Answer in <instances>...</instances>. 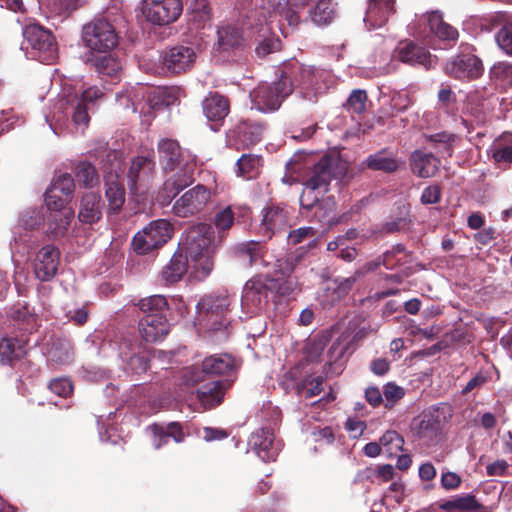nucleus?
Instances as JSON below:
<instances>
[{
	"instance_id": "obj_1",
	"label": "nucleus",
	"mask_w": 512,
	"mask_h": 512,
	"mask_svg": "<svg viewBox=\"0 0 512 512\" xmlns=\"http://www.w3.org/2000/svg\"><path fill=\"white\" fill-rule=\"evenodd\" d=\"M102 96L103 92L95 86L87 89L65 86L49 122L50 128L57 135L65 131L83 133L90 121L89 105Z\"/></svg>"
},
{
	"instance_id": "obj_2",
	"label": "nucleus",
	"mask_w": 512,
	"mask_h": 512,
	"mask_svg": "<svg viewBox=\"0 0 512 512\" xmlns=\"http://www.w3.org/2000/svg\"><path fill=\"white\" fill-rule=\"evenodd\" d=\"M158 153L160 164L165 171L177 170L163 185V191H168L169 195L175 197L192 183L195 160L189 152L181 149L177 141L172 139L160 140Z\"/></svg>"
},
{
	"instance_id": "obj_3",
	"label": "nucleus",
	"mask_w": 512,
	"mask_h": 512,
	"mask_svg": "<svg viewBox=\"0 0 512 512\" xmlns=\"http://www.w3.org/2000/svg\"><path fill=\"white\" fill-rule=\"evenodd\" d=\"M185 257L195 270L208 275L213 269V254L217 247L212 226L200 223L188 229L180 243Z\"/></svg>"
},
{
	"instance_id": "obj_4",
	"label": "nucleus",
	"mask_w": 512,
	"mask_h": 512,
	"mask_svg": "<svg viewBox=\"0 0 512 512\" xmlns=\"http://www.w3.org/2000/svg\"><path fill=\"white\" fill-rule=\"evenodd\" d=\"M393 257L394 252H386L384 253L381 260L378 259L375 261L368 262L359 269H357L350 277L336 279L332 283L328 284L324 291L319 296L321 304L324 307L333 306L351 290L352 286L357 280L365 276L367 273L375 270L381 264L384 265L387 269H392Z\"/></svg>"
},
{
	"instance_id": "obj_5",
	"label": "nucleus",
	"mask_w": 512,
	"mask_h": 512,
	"mask_svg": "<svg viewBox=\"0 0 512 512\" xmlns=\"http://www.w3.org/2000/svg\"><path fill=\"white\" fill-rule=\"evenodd\" d=\"M292 92V81L284 72L277 82L261 83L250 92L252 108L261 112L275 111Z\"/></svg>"
},
{
	"instance_id": "obj_6",
	"label": "nucleus",
	"mask_w": 512,
	"mask_h": 512,
	"mask_svg": "<svg viewBox=\"0 0 512 512\" xmlns=\"http://www.w3.org/2000/svg\"><path fill=\"white\" fill-rule=\"evenodd\" d=\"M346 173L345 162L331 157H322L312 168L304 185L309 191L326 193L330 182L333 179H343Z\"/></svg>"
},
{
	"instance_id": "obj_7",
	"label": "nucleus",
	"mask_w": 512,
	"mask_h": 512,
	"mask_svg": "<svg viewBox=\"0 0 512 512\" xmlns=\"http://www.w3.org/2000/svg\"><path fill=\"white\" fill-rule=\"evenodd\" d=\"M230 303V297L226 292L206 295L197 305L200 321L213 331L225 328L227 325L226 314Z\"/></svg>"
},
{
	"instance_id": "obj_8",
	"label": "nucleus",
	"mask_w": 512,
	"mask_h": 512,
	"mask_svg": "<svg viewBox=\"0 0 512 512\" xmlns=\"http://www.w3.org/2000/svg\"><path fill=\"white\" fill-rule=\"evenodd\" d=\"M167 196H169V192ZM175 198L172 206V213L180 218L193 217L202 213L212 200V191L202 184L184 191L179 197H170L167 199Z\"/></svg>"
},
{
	"instance_id": "obj_9",
	"label": "nucleus",
	"mask_w": 512,
	"mask_h": 512,
	"mask_svg": "<svg viewBox=\"0 0 512 512\" xmlns=\"http://www.w3.org/2000/svg\"><path fill=\"white\" fill-rule=\"evenodd\" d=\"M304 253V247H300L285 259L277 260L276 273L280 276L267 280L271 290H275L281 296H289L299 289L298 280L292 274L302 261Z\"/></svg>"
},
{
	"instance_id": "obj_10",
	"label": "nucleus",
	"mask_w": 512,
	"mask_h": 512,
	"mask_svg": "<svg viewBox=\"0 0 512 512\" xmlns=\"http://www.w3.org/2000/svg\"><path fill=\"white\" fill-rule=\"evenodd\" d=\"M83 41L91 51L107 53L116 47L118 37L108 21L94 19L83 27Z\"/></svg>"
},
{
	"instance_id": "obj_11",
	"label": "nucleus",
	"mask_w": 512,
	"mask_h": 512,
	"mask_svg": "<svg viewBox=\"0 0 512 512\" xmlns=\"http://www.w3.org/2000/svg\"><path fill=\"white\" fill-rule=\"evenodd\" d=\"M173 227L165 219L152 221L139 231L132 244L138 254H147L165 244L172 236Z\"/></svg>"
},
{
	"instance_id": "obj_12",
	"label": "nucleus",
	"mask_w": 512,
	"mask_h": 512,
	"mask_svg": "<svg viewBox=\"0 0 512 512\" xmlns=\"http://www.w3.org/2000/svg\"><path fill=\"white\" fill-rule=\"evenodd\" d=\"M183 10L181 0H143L142 14L155 25L163 26L175 22Z\"/></svg>"
},
{
	"instance_id": "obj_13",
	"label": "nucleus",
	"mask_w": 512,
	"mask_h": 512,
	"mask_svg": "<svg viewBox=\"0 0 512 512\" xmlns=\"http://www.w3.org/2000/svg\"><path fill=\"white\" fill-rule=\"evenodd\" d=\"M445 73L459 80H473L479 78L483 71L481 59L472 52H461L450 60L444 67Z\"/></svg>"
},
{
	"instance_id": "obj_14",
	"label": "nucleus",
	"mask_w": 512,
	"mask_h": 512,
	"mask_svg": "<svg viewBox=\"0 0 512 512\" xmlns=\"http://www.w3.org/2000/svg\"><path fill=\"white\" fill-rule=\"evenodd\" d=\"M26 43L40 53L41 61H53L56 57V44L54 37L48 31L38 25L27 26L23 30Z\"/></svg>"
},
{
	"instance_id": "obj_15",
	"label": "nucleus",
	"mask_w": 512,
	"mask_h": 512,
	"mask_svg": "<svg viewBox=\"0 0 512 512\" xmlns=\"http://www.w3.org/2000/svg\"><path fill=\"white\" fill-rule=\"evenodd\" d=\"M270 287L268 282H263L261 279H251L246 282L241 306L248 314H258L268 304V296Z\"/></svg>"
},
{
	"instance_id": "obj_16",
	"label": "nucleus",
	"mask_w": 512,
	"mask_h": 512,
	"mask_svg": "<svg viewBox=\"0 0 512 512\" xmlns=\"http://www.w3.org/2000/svg\"><path fill=\"white\" fill-rule=\"evenodd\" d=\"M249 447L262 461L270 462L276 459L282 445L271 429L261 428L251 434Z\"/></svg>"
},
{
	"instance_id": "obj_17",
	"label": "nucleus",
	"mask_w": 512,
	"mask_h": 512,
	"mask_svg": "<svg viewBox=\"0 0 512 512\" xmlns=\"http://www.w3.org/2000/svg\"><path fill=\"white\" fill-rule=\"evenodd\" d=\"M327 77L328 73L323 70L311 66H300L296 82L303 97L312 101L316 94L322 93L326 88L325 80Z\"/></svg>"
},
{
	"instance_id": "obj_18",
	"label": "nucleus",
	"mask_w": 512,
	"mask_h": 512,
	"mask_svg": "<svg viewBox=\"0 0 512 512\" xmlns=\"http://www.w3.org/2000/svg\"><path fill=\"white\" fill-rule=\"evenodd\" d=\"M154 161L146 156L135 157L129 167L127 178L132 192L137 193L141 188H146L154 172Z\"/></svg>"
},
{
	"instance_id": "obj_19",
	"label": "nucleus",
	"mask_w": 512,
	"mask_h": 512,
	"mask_svg": "<svg viewBox=\"0 0 512 512\" xmlns=\"http://www.w3.org/2000/svg\"><path fill=\"white\" fill-rule=\"evenodd\" d=\"M196 54L188 46H175L162 56L163 67L172 73H181L189 69L195 62Z\"/></svg>"
},
{
	"instance_id": "obj_20",
	"label": "nucleus",
	"mask_w": 512,
	"mask_h": 512,
	"mask_svg": "<svg viewBox=\"0 0 512 512\" xmlns=\"http://www.w3.org/2000/svg\"><path fill=\"white\" fill-rule=\"evenodd\" d=\"M414 435L425 442H431L437 438L442 429V421L437 411L425 412L414 418L411 424Z\"/></svg>"
},
{
	"instance_id": "obj_21",
	"label": "nucleus",
	"mask_w": 512,
	"mask_h": 512,
	"mask_svg": "<svg viewBox=\"0 0 512 512\" xmlns=\"http://www.w3.org/2000/svg\"><path fill=\"white\" fill-rule=\"evenodd\" d=\"M395 11V0H368L363 21L369 30L380 28L387 23Z\"/></svg>"
},
{
	"instance_id": "obj_22",
	"label": "nucleus",
	"mask_w": 512,
	"mask_h": 512,
	"mask_svg": "<svg viewBox=\"0 0 512 512\" xmlns=\"http://www.w3.org/2000/svg\"><path fill=\"white\" fill-rule=\"evenodd\" d=\"M59 252L52 245L44 246L38 253L34 263L36 277L41 281H48L57 273Z\"/></svg>"
},
{
	"instance_id": "obj_23",
	"label": "nucleus",
	"mask_w": 512,
	"mask_h": 512,
	"mask_svg": "<svg viewBox=\"0 0 512 512\" xmlns=\"http://www.w3.org/2000/svg\"><path fill=\"white\" fill-rule=\"evenodd\" d=\"M170 325L165 316L144 315L139 322V333L147 342L163 340L169 333Z\"/></svg>"
},
{
	"instance_id": "obj_24",
	"label": "nucleus",
	"mask_w": 512,
	"mask_h": 512,
	"mask_svg": "<svg viewBox=\"0 0 512 512\" xmlns=\"http://www.w3.org/2000/svg\"><path fill=\"white\" fill-rule=\"evenodd\" d=\"M422 23L427 24L430 31L441 40L456 41L458 38L459 34L457 29L444 22L439 11H432L420 17L416 16L414 28L417 29V25H419L420 28Z\"/></svg>"
},
{
	"instance_id": "obj_25",
	"label": "nucleus",
	"mask_w": 512,
	"mask_h": 512,
	"mask_svg": "<svg viewBox=\"0 0 512 512\" xmlns=\"http://www.w3.org/2000/svg\"><path fill=\"white\" fill-rule=\"evenodd\" d=\"M364 164L371 170L392 174L397 172L404 162L398 158L396 151L383 148L369 155Z\"/></svg>"
},
{
	"instance_id": "obj_26",
	"label": "nucleus",
	"mask_w": 512,
	"mask_h": 512,
	"mask_svg": "<svg viewBox=\"0 0 512 512\" xmlns=\"http://www.w3.org/2000/svg\"><path fill=\"white\" fill-rule=\"evenodd\" d=\"M488 20L492 25L499 27L495 35L498 47L507 55L512 56V14L496 12L491 14Z\"/></svg>"
},
{
	"instance_id": "obj_27",
	"label": "nucleus",
	"mask_w": 512,
	"mask_h": 512,
	"mask_svg": "<svg viewBox=\"0 0 512 512\" xmlns=\"http://www.w3.org/2000/svg\"><path fill=\"white\" fill-rule=\"evenodd\" d=\"M394 57L409 65H422L429 68L432 65L430 53L423 47L412 42L400 45L394 52Z\"/></svg>"
},
{
	"instance_id": "obj_28",
	"label": "nucleus",
	"mask_w": 512,
	"mask_h": 512,
	"mask_svg": "<svg viewBox=\"0 0 512 512\" xmlns=\"http://www.w3.org/2000/svg\"><path fill=\"white\" fill-rule=\"evenodd\" d=\"M439 165L440 161L432 153L416 150L410 156L411 171L419 178L433 177Z\"/></svg>"
},
{
	"instance_id": "obj_29",
	"label": "nucleus",
	"mask_w": 512,
	"mask_h": 512,
	"mask_svg": "<svg viewBox=\"0 0 512 512\" xmlns=\"http://www.w3.org/2000/svg\"><path fill=\"white\" fill-rule=\"evenodd\" d=\"M102 217V202L99 194L87 192L80 201L78 219L82 223L93 224Z\"/></svg>"
},
{
	"instance_id": "obj_30",
	"label": "nucleus",
	"mask_w": 512,
	"mask_h": 512,
	"mask_svg": "<svg viewBox=\"0 0 512 512\" xmlns=\"http://www.w3.org/2000/svg\"><path fill=\"white\" fill-rule=\"evenodd\" d=\"M288 226V213L278 206H272L265 210L260 225L264 236L271 237L272 234L285 229Z\"/></svg>"
},
{
	"instance_id": "obj_31",
	"label": "nucleus",
	"mask_w": 512,
	"mask_h": 512,
	"mask_svg": "<svg viewBox=\"0 0 512 512\" xmlns=\"http://www.w3.org/2000/svg\"><path fill=\"white\" fill-rule=\"evenodd\" d=\"M229 384L223 381H211L197 390V398L206 409L219 405Z\"/></svg>"
},
{
	"instance_id": "obj_32",
	"label": "nucleus",
	"mask_w": 512,
	"mask_h": 512,
	"mask_svg": "<svg viewBox=\"0 0 512 512\" xmlns=\"http://www.w3.org/2000/svg\"><path fill=\"white\" fill-rule=\"evenodd\" d=\"M243 43V33L236 25L228 23L218 27L216 46L219 50L228 51L239 48Z\"/></svg>"
},
{
	"instance_id": "obj_33",
	"label": "nucleus",
	"mask_w": 512,
	"mask_h": 512,
	"mask_svg": "<svg viewBox=\"0 0 512 512\" xmlns=\"http://www.w3.org/2000/svg\"><path fill=\"white\" fill-rule=\"evenodd\" d=\"M105 195L109 203V210L118 212L125 202V191L115 171L108 172L105 176Z\"/></svg>"
},
{
	"instance_id": "obj_34",
	"label": "nucleus",
	"mask_w": 512,
	"mask_h": 512,
	"mask_svg": "<svg viewBox=\"0 0 512 512\" xmlns=\"http://www.w3.org/2000/svg\"><path fill=\"white\" fill-rule=\"evenodd\" d=\"M262 7L269 14L283 16L289 26L295 27L300 22L298 15L299 5H290V0H262Z\"/></svg>"
},
{
	"instance_id": "obj_35",
	"label": "nucleus",
	"mask_w": 512,
	"mask_h": 512,
	"mask_svg": "<svg viewBox=\"0 0 512 512\" xmlns=\"http://www.w3.org/2000/svg\"><path fill=\"white\" fill-rule=\"evenodd\" d=\"M489 153L496 164L512 165V134L504 133L495 139Z\"/></svg>"
},
{
	"instance_id": "obj_36",
	"label": "nucleus",
	"mask_w": 512,
	"mask_h": 512,
	"mask_svg": "<svg viewBox=\"0 0 512 512\" xmlns=\"http://www.w3.org/2000/svg\"><path fill=\"white\" fill-rule=\"evenodd\" d=\"M119 356L126 361V369L133 373L140 374L145 372L149 365L145 356L136 355L132 352V343L129 339L124 338L119 345Z\"/></svg>"
},
{
	"instance_id": "obj_37",
	"label": "nucleus",
	"mask_w": 512,
	"mask_h": 512,
	"mask_svg": "<svg viewBox=\"0 0 512 512\" xmlns=\"http://www.w3.org/2000/svg\"><path fill=\"white\" fill-rule=\"evenodd\" d=\"M203 111L211 121H220L229 113L228 100L217 94H210L203 102Z\"/></svg>"
},
{
	"instance_id": "obj_38",
	"label": "nucleus",
	"mask_w": 512,
	"mask_h": 512,
	"mask_svg": "<svg viewBox=\"0 0 512 512\" xmlns=\"http://www.w3.org/2000/svg\"><path fill=\"white\" fill-rule=\"evenodd\" d=\"M190 261L182 253L176 252L170 262L162 270V279L168 283L173 284L179 281L182 276L187 272Z\"/></svg>"
},
{
	"instance_id": "obj_39",
	"label": "nucleus",
	"mask_w": 512,
	"mask_h": 512,
	"mask_svg": "<svg viewBox=\"0 0 512 512\" xmlns=\"http://www.w3.org/2000/svg\"><path fill=\"white\" fill-rule=\"evenodd\" d=\"M263 130V126L258 123H240L235 130L238 144L244 148L257 144L262 138Z\"/></svg>"
},
{
	"instance_id": "obj_40",
	"label": "nucleus",
	"mask_w": 512,
	"mask_h": 512,
	"mask_svg": "<svg viewBox=\"0 0 512 512\" xmlns=\"http://www.w3.org/2000/svg\"><path fill=\"white\" fill-rule=\"evenodd\" d=\"M96 71L104 78L109 77L112 81L120 79L122 72L121 62L113 55H104L92 59Z\"/></svg>"
},
{
	"instance_id": "obj_41",
	"label": "nucleus",
	"mask_w": 512,
	"mask_h": 512,
	"mask_svg": "<svg viewBox=\"0 0 512 512\" xmlns=\"http://www.w3.org/2000/svg\"><path fill=\"white\" fill-rule=\"evenodd\" d=\"M234 367V360L228 354H216L209 356L203 361V370L207 375H223L230 372Z\"/></svg>"
},
{
	"instance_id": "obj_42",
	"label": "nucleus",
	"mask_w": 512,
	"mask_h": 512,
	"mask_svg": "<svg viewBox=\"0 0 512 512\" xmlns=\"http://www.w3.org/2000/svg\"><path fill=\"white\" fill-rule=\"evenodd\" d=\"M73 219L74 212L71 209L51 213L48 218L49 234L54 238L66 235Z\"/></svg>"
},
{
	"instance_id": "obj_43",
	"label": "nucleus",
	"mask_w": 512,
	"mask_h": 512,
	"mask_svg": "<svg viewBox=\"0 0 512 512\" xmlns=\"http://www.w3.org/2000/svg\"><path fill=\"white\" fill-rule=\"evenodd\" d=\"M239 257L247 262L248 265H266L263 255H264V247L259 242L250 241L247 243H243L238 247Z\"/></svg>"
},
{
	"instance_id": "obj_44",
	"label": "nucleus",
	"mask_w": 512,
	"mask_h": 512,
	"mask_svg": "<svg viewBox=\"0 0 512 512\" xmlns=\"http://www.w3.org/2000/svg\"><path fill=\"white\" fill-rule=\"evenodd\" d=\"M48 358L50 361L59 364L70 363L73 358V352L69 341L65 339L54 340L48 349Z\"/></svg>"
},
{
	"instance_id": "obj_45",
	"label": "nucleus",
	"mask_w": 512,
	"mask_h": 512,
	"mask_svg": "<svg viewBox=\"0 0 512 512\" xmlns=\"http://www.w3.org/2000/svg\"><path fill=\"white\" fill-rule=\"evenodd\" d=\"M137 306L144 315L156 314L157 316H165L164 312L169 308L168 301L163 295H152L142 298L137 303Z\"/></svg>"
},
{
	"instance_id": "obj_46",
	"label": "nucleus",
	"mask_w": 512,
	"mask_h": 512,
	"mask_svg": "<svg viewBox=\"0 0 512 512\" xmlns=\"http://www.w3.org/2000/svg\"><path fill=\"white\" fill-rule=\"evenodd\" d=\"M313 217L323 225L328 227L333 225L335 220V201L331 197H327L315 205Z\"/></svg>"
},
{
	"instance_id": "obj_47",
	"label": "nucleus",
	"mask_w": 512,
	"mask_h": 512,
	"mask_svg": "<svg viewBox=\"0 0 512 512\" xmlns=\"http://www.w3.org/2000/svg\"><path fill=\"white\" fill-rule=\"evenodd\" d=\"M145 87L139 86L137 88L127 89L125 92H121L117 94V101L120 106L128 109L132 108L133 112L139 111L143 112V107L139 109L140 106V96H143V90Z\"/></svg>"
},
{
	"instance_id": "obj_48",
	"label": "nucleus",
	"mask_w": 512,
	"mask_h": 512,
	"mask_svg": "<svg viewBox=\"0 0 512 512\" xmlns=\"http://www.w3.org/2000/svg\"><path fill=\"white\" fill-rule=\"evenodd\" d=\"M490 79L501 87L512 84V64L509 62H498L492 66L489 72Z\"/></svg>"
},
{
	"instance_id": "obj_49",
	"label": "nucleus",
	"mask_w": 512,
	"mask_h": 512,
	"mask_svg": "<svg viewBox=\"0 0 512 512\" xmlns=\"http://www.w3.org/2000/svg\"><path fill=\"white\" fill-rule=\"evenodd\" d=\"M323 378L308 376L299 382L296 386L297 394L305 399L317 396L322 391Z\"/></svg>"
},
{
	"instance_id": "obj_50",
	"label": "nucleus",
	"mask_w": 512,
	"mask_h": 512,
	"mask_svg": "<svg viewBox=\"0 0 512 512\" xmlns=\"http://www.w3.org/2000/svg\"><path fill=\"white\" fill-rule=\"evenodd\" d=\"M25 353V343L16 338H3L0 341V355L3 359L19 358Z\"/></svg>"
},
{
	"instance_id": "obj_51",
	"label": "nucleus",
	"mask_w": 512,
	"mask_h": 512,
	"mask_svg": "<svg viewBox=\"0 0 512 512\" xmlns=\"http://www.w3.org/2000/svg\"><path fill=\"white\" fill-rule=\"evenodd\" d=\"M333 15L334 7L330 0H319L311 11V19L318 25L329 23Z\"/></svg>"
},
{
	"instance_id": "obj_52",
	"label": "nucleus",
	"mask_w": 512,
	"mask_h": 512,
	"mask_svg": "<svg viewBox=\"0 0 512 512\" xmlns=\"http://www.w3.org/2000/svg\"><path fill=\"white\" fill-rule=\"evenodd\" d=\"M381 446L389 456H394L403 450L404 439L396 431H386L379 439Z\"/></svg>"
},
{
	"instance_id": "obj_53",
	"label": "nucleus",
	"mask_w": 512,
	"mask_h": 512,
	"mask_svg": "<svg viewBox=\"0 0 512 512\" xmlns=\"http://www.w3.org/2000/svg\"><path fill=\"white\" fill-rule=\"evenodd\" d=\"M261 159L255 155H242L237 161V175L245 178H252L258 171Z\"/></svg>"
},
{
	"instance_id": "obj_54",
	"label": "nucleus",
	"mask_w": 512,
	"mask_h": 512,
	"mask_svg": "<svg viewBox=\"0 0 512 512\" xmlns=\"http://www.w3.org/2000/svg\"><path fill=\"white\" fill-rule=\"evenodd\" d=\"M367 93L362 89H355L346 100L344 107L352 114H362L366 110Z\"/></svg>"
},
{
	"instance_id": "obj_55",
	"label": "nucleus",
	"mask_w": 512,
	"mask_h": 512,
	"mask_svg": "<svg viewBox=\"0 0 512 512\" xmlns=\"http://www.w3.org/2000/svg\"><path fill=\"white\" fill-rule=\"evenodd\" d=\"M446 511H451L453 509H457L460 511H470L477 508H481L478 504L477 500L472 495H466L461 497H456L450 501H447L441 506Z\"/></svg>"
},
{
	"instance_id": "obj_56",
	"label": "nucleus",
	"mask_w": 512,
	"mask_h": 512,
	"mask_svg": "<svg viewBox=\"0 0 512 512\" xmlns=\"http://www.w3.org/2000/svg\"><path fill=\"white\" fill-rule=\"evenodd\" d=\"M76 177L84 186H93L98 182L96 169L88 162H81L76 167Z\"/></svg>"
},
{
	"instance_id": "obj_57",
	"label": "nucleus",
	"mask_w": 512,
	"mask_h": 512,
	"mask_svg": "<svg viewBox=\"0 0 512 512\" xmlns=\"http://www.w3.org/2000/svg\"><path fill=\"white\" fill-rule=\"evenodd\" d=\"M50 187L61 193L66 198H70L74 192V179L70 174L63 173L54 178Z\"/></svg>"
},
{
	"instance_id": "obj_58",
	"label": "nucleus",
	"mask_w": 512,
	"mask_h": 512,
	"mask_svg": "<svg viewBox=\"0 0 512 512\" xmlns=\"http://www.w3.org/2000/svg\"><path fill=\"white\" fill-rule=\"evenodd\" d=\"M234 223V213L230 206L217 211L214 215V225L218 229L219 234L230 229Z\"/></svg>"
},
{
	"instance_id": "obj_59",
	"label": "nucleus",
	"mask_w": 512,
	"mask_h": 512,
	"mask_svg": "<svg viewBox=\"0 0 512 512\" xmlns=\"http://www.w3.org/2000/svg\"><path fill=\"white\" fill-rule=\"evenodd\" d=\"M68 199L52 187L45 192V203L48 209L54 212H62L61 209L64 208Z\"/></svg>"
},
{
	"instance_id": "obj_60",
	"label": "nucleus",
	"mask_w": 512,
	"mask_h": 512,
	"mask_svg": "<svg viewBox=\"0 0 512 512\" xmlns=\"http://www.w3.org/2000/svg\"><path fill=\"white\" fill-rule=\"evenodd\" d=\"M455 137L447 133H439L430 136V141L434 142L438 147V152L443 156H451L453 153L452 142Z\"/></svg>"
},
{
	"instance_id": "obj_61",
	"label": "nucleus",
	"mask_w": 512,
	"mask_h": 512,
	"mask_svg": "<svg viewBox=\"0 0 512 512\" xmlns=\"http://www.w3.org/2000/svg\"><path fill=\"white\" fill-rule=\"evenodd\" d=\"M205 372L195 366L186 367L181 371V384L193 386L204 379Z\"/></svg>"
},
{
	"instance_id": "obj_62",
	"label": "nucleus",
	"mask_w": 512,
	"mask_h": 512,
	"mask_svg": "<svg viewBox=\"0 0 512 512\" xmlns=\"http://www.w3.org/2000/svg\"><path fill=\"white\" fill-rule=\"evenodd\" d=\"M441 188L437 184H431L422 191L420 202L423 205L437 204L441 200Z\"/></svg>"
},
{
	"instance_id": "obj_63",
	"label": "nucleus",
	"mask_w": 512,
	"mask_h": 512,
	"mask_svg": "<svg viewBox=\"0 0 512 512\" xmlns=\"http://www.w3.org/2000/svg\"><path fill=\"white\" fill-rule=\"evenodd\" d=\"M49 389L58 396L67 397L73 391L72 383L67 378H57L49 383Z\"/></svg>"
},
{
	"instance_id": "obj_64",
	"label": "nucleus",
	"mask_w": 512,
	"mask_h": 512,
	"mask_svg": "<svg viewBox=\"0 0 512 512\" xmlns=\"http://www.w3.org/2000/svg\"><path fill=\"white\" fill-rule=\"evenodd\" d=\"M384 397L386 400L385 407H392L393 404L400 400L405 392L404 389L396 384L388 383L384 387Z\"/></svg>"
}]
</instances>
